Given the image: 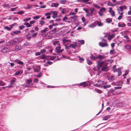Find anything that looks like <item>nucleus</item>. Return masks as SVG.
Masks as SVG:
<instances>
[{"mask_svg":"<svg viewBox=\"0 0 131 131\" xmlns=\"http://www.w3.org/2000/svg\"><path fill=\"white\" fill-rule=\"evenodd\" d=\"M22 48V47L20 45H18L15 46V50L16 51H18L21 50Z\"/></svg>","mask_w":131,"mask_h":131,"instance_id":"nucleus-6","label":"nucleus"},{"mask_svg":"<svg viewBox=\"0 0 131 131\" xmlns=\"http://www.w3.org/2000/svg\"><path fill=\"white\" fill-rule=\"evenodd\" d=\"M114 89L115 90H117L119 89H120L122 88V87L121 86H116L114 88Z\"/></svg>","mask_w":131,"mask_h":131,"instance_id":"nucleus-62","label":"nucleus"},{"mask_svg":"<svg viewBox=\"0 0 131 131\" xmlns=\"http://www.w3.org/2000/svg\"><path fill=\"white\" fill-rule=\"evenodd\" d=\"M19 41V40L18 38H14L13 39V42L15 43L18 42Z\"/></svg>","mask_w":131,"mask_h":131,"instance_id":"nucleus-23","label":"nucleus"},{"mask_svg":"<svg viewBox=\"0 0 131 131\" xmlns=\"http://www.w3.org/2000/svg\"><path fill=\"white\" fill-rule=\"evenodd\" d=\"M110 115L105 116L103 117V119L104 120H107L108 119L110 118Z\"/></svg>","mask_w":131,"mask_h":131,"instance_id":"nucleus-24","label":"nucleus"},{"mask_svg":"<svg viewBox=\"0 0 131 131\" xmlns=\"http://www.w3.org/2000/svg\"><path fill=\"white\" fill-rule=\"evenodd\" d=\"M51 15V11L50 12H48L46 13L45 14V15L46 16H50V15Z\"/></svg>","mask_w":131,"mask_h":131,"instance_id":"nucleus-61","label":"nucleus"},{"mask_svg":"<svg viewBox=\"0 0 131 131\" xmlns=\"http://www.w3.org/2000/svg\"><path fill=\"white\" fill-rule=\"evenodd\" d=\"M87 63L89 65H91L92 62L89 59H87Z\"/></svg>","mask_w":131,"mask_h":131,"instance_id":"nucleus-42","label":"nucleus"},{"mask_svg":"<svg viewBox=\"0 0 131 131\" xmlns=\"http://www.w3.org/2000/svg\"><path fill=\"white\" fill-rule=\"evenodd\" d=\"M91 56L89 57V58L91 59H92L94 60H96L97 59V57H95L94 56H93L92 54H91Z\"/></svg>","mask_w":131,"mask_h":131,"instance_id":"nucleus-18","label":"nucleus"},{"mask_svg":"<svg viewBox=\"0 0 131 131\" xmlns=\"http://www.w3.org/2000/svg\"><path fill=\"white\" fill-rule=\"evenodd\" d=\"M90 14H93L94 11L95 10V9L94 8H91L90 9Z\"/></svg>","mask_w":131,"mask_h":131,"instance_id":"nucleus-31","label":"nucleus"},{"mask_svg":"<svg viewBox=\"0 0 131 131\" xmlns=\"http://www.w3.org/2000/svg\"><path fill=\"white\" fill-rule=\"evenodd\" d=\"M1 6H3L4 7H6L7 8H8L9 7V5L7 4H5L4 5H2Z\"/></svg>","mask_w":131,"mask_h":131,"instance_id":"nucleus-47","label":"nucleus"},{"mask_svg":"<svg viewBox=\"0 0 131 131\" xmlns=\"http://www.w3.org/2000/svg\"><path fill=\"white\" fill-rule=\"evenodd\" d=\"M21 32L20 31L17 30L15 31L12 32L10 33V35L11 36H14V34L18 35Z\"/></svg>","mask_w":131,"mask_h":131,"instance_id":"nucleus-5","label":"nucleus"},{"mask_svg":"<svg viewBox=\"0 0 131 131\" xmlns=\"http://www.w3.org/2000/svg\"><path fill=\"white\" fill-rule=\"evenodd\" d=\"M119 8L120 9V11L122 12L123 10V9H126L127 7L126 6L123 5L119 7Z\"/></svg>","mask_w":131,"mask_h":131,"instance_id":"nucleus-10","label":"nucleus"},{"mask_svg":"<svg viewBox=\"0 0 131 131\" xmlns=\"http://www.w3.org/2000/svg\"><path fill=\"white\" fill-rule=\"evenodd\" d=\"M26 37L28 40H29L32 37L31 36L29 35L28 34H27L26 36Z\"/></svg>","mask_w":131,"mask_h":131,"instance_id":"nucleus-34","label":"nucleus"},{"mask_svg":"<svg viewBox=\"0 0 131 131\" xmlns=\"http://www.w3.org/2000/svg\"><path fill=\"white\" fill-rule=\"evenodd\" d=\"M17 13V14L18 15H21L24 13V12L23 11H18Z\"/></svg>","mask_w":131,"mask_h":131,"instance_id":"nucleus-50","label":"nucleus"},{"mask_svg":"<svg viewBox=\"0 0 131 131\" xmlns=\"http://www.w3.org/2000/svg\"><path fill=\"white\" fill-rule=\"evenodd\" d=\"M41 56L42 59H45L47 57V56L45 54H42Z\"/></svg>","mask_w":131,"mask_h":131,"instance_id":"nucleus-64","label":"nucleus"},{"mask_svg":"<svg viewBox=\"0 0 131 131\" xmlns=\"http://www.w3.org/2000/svg\"><path fill=\"white\" fill-rule=\"evenodd\" d=\"M105 20L106 22L109 23H110L112 21V19H110L109 18L106 19Z\"/></svg>","mask_w":131,"mask_h":131,"instance_id":"nucleus-29","label":"nucleus"},{"mask_svg":"<svg viewBox=\"0 0 131 131\" xmlns=\"http://www.w3.org/2000/svg\"><path fill=\"white\" fill-rule=\"evenodd\" d=\"M115 51L114 49L111 50L110 51V53L111 54H115Z\"/></svg>","mask_w":131,"mask_h":131,"instance_id":"nucleus-33","label":"nucleus"},{"mask_svg":"<svg viewBox=\"0 0 131 131\" xmlns=\"http://www.w3.org/2000/svg\"><path fill=\"white\" fill-rule=\"evenodd\" d=\"M35 32V31L34 30H32L31 31H30L29 33L27 34L30 36H31L33 34V33Z\"/></svg>","mask_w":131,"mask_h":131,"instance_id":"nucleus-28","label":"nucleus"},{"mask_svg":"<svg viewBox=\"0 0 131 131\" xmlns=\"http://www.w3.org/2000/svg\"><path fill=\"white\" fill-rule=\"evenodd\" d=\"M16 79L15 78H14L13 79H12L10 81V84H13L14 83Z\"/></svg>","mask_w":131,"mask_h":131,"instance_id":"nucleus-43","label":"nucleus"},{"mask_svg":"<svg viewBox=\"0 0 131 131\" xmlns=\"http://www.w3.org/2000/svg\"><path fill=\"white\" fill-rule=\"evenodd\" d=\"M106 57L104 56L99 55L97 57V58L99 60H102L105 58Z\"/></svg>","mask_w":131,"mask_h":131,"instance_id":"nucleus-12","label":"nucleus"},{"mask_svg":"<svg viewBox=\"0 0 131 131\" xmlns=\"http://www.w3.org/2000/svg\"><path fill=\"white\" fill-rule=\"evenodd\" d=\"M45 24V22L43 20H41L40 22V25L41 26L44 25Z\"/></svg>","mask_w":131,"mask_h":131,"instance_id":"nucleus-49","label":"nucleus"},{"mask_svg":"<svg viewBox=\"0 0 131 131\" xmlns=\"http://www.w3.org/2000/svg\"><path fill=\"white\" fill-rule=\"evenodd\" d=\"M8 49L7 48H5L2 49L1 50V52H5L8 51Z\"/></svg>","mask_w":131,"mask_h":131,"instance_id":"nucleus-20","label":"nucleus"},{"mask_svg":"<svg viewBox=\"0 0 131 131\" xmlns=\"http://www.w3.org/2000/svg\"><path fill=\"white\" fill-rule=\"evenodd\" d=\"M78 17V16H71L70 17V18L74 19L76 21L77 20V18Z\"/></svg>","mask_w":131,"mask_h":131,"instance_id":"nucleus-36","label":"nucleus"},{"mask_svg":"<svg viewBox=\"0 0 131 131\" xmlns=\"http://www.w3.org/2000/svg\"><path fill=\"white\" fill-rule=\"evenodd\" d=\"M116 66L115 65L113 66V68H112V70L114 71V72H115V71H116L117 70V69L116 68Z\"/></svg>","mask_w":131,"mask_h":131,"instance_id":"nucleus-40","label":"nucleus"},{"mask_svg":"<svg viewBox=\"0 0 131 131\" xmlns=\"http://www.w3.org/2000/svg\"><path fill=\"white\" fill-rule=\"evenodd\" d=\"M118 26L119 27H124L126 26V25L123 23H119L118 24Z\"/></svg>","mask_w":131,"mask_h":131,"instance_id":"nucleus-15","label":"nucleus"},{"mask_svg":"<svg viewBox=\"0 0 131 131\" xmlns=\"http://www.w3.org/2000/svg\"><path fill=\"white\" fill-rule=\"evenodd\" d=\"M48 30V28L47 27H45V29L44 30H41V32L42 33H45V34H43L42 35L43 36H46L47 35V34H46L45 32L46 31H47Z\"/></svg>","mask_w":131,"mask_h":131,"instance_id":"nucleus-4","label":"nucleus"},{"mask_svg":"<svg viewBox=\"0 0 131 131\" xmlns=\"http://www.w3.org/2000/svg\"><path fill=\"white\" fill-rule=\"evenodd\" d=\"M80 84V86L84 87L88 85V84L85 82L81 83Z\"/></svg>","mask_w":131,"mask_h":131,"instance_id":"nucleus-14","label":"nucleus"},{"mask_svg":"<svg viewBox=\"0 0 131 131\" xmlns=\"http://www.w3.org/2000/svg\"><path fill=\"white\" fill-rule=\"evenodd\" d=\"M93 6L94 7L98 9H99L100 8V6H99L98 5L95 4H93Z\"/></svg>","mask_w":131,"mask_h":131,"instance_id":"nucleus-32","label":"nucleus"},{"mask_svg":"<svg viewBox=\"0 0 131 131\" xmlns=\"http://www.w3.org/2000/svg\"><path fill=\"white\" fill-rule=\"evenodd\" d=\"M70 47H71L72 48L75 49L77 46V45L76 44H71L70 45Z\"/></svg>","mask_w":131,"mask_h":131,"instance_id":"nucleus-38","label":"nucleus"},{"mask_svg":"<svg viewBox=\"0 0 131 131\" xmlns=\"http://www.w3.org/2000/svg\"><path fill=\"white\" fill-rule=\"evenodd\" d=\"M99 45L102 47H108V44L107 43H102V42H100L99 43Z\"/></svg>","mask_w":131,"mask_h":131,"instance_id":"nucleus-8","label":"nucleus"},{"mask_svg":"<svg viewBox=\"0 0 131 131\" xmlns=\"http://www.w3.org/2000/svg\"><path fill=\"white\" fill-rule=\"evenodd\" d=\"M52 62L48 61L46 62V63L45 65L46 66H47L48 64L49 65H51L52 64Z\"/></svg>","mask_w":131,"mask_h":131,"instance_id":"nucleus-35","label":"nucleus"},{"mask_svg":"<svg viewBox=\"0 0 131 131\" xmlns=\"http://www.w3.org/2000/svg\"><path fill=\"white\" fill-rule=\"evenodd\" d=\"M38 33H35L34 34H33L31 36L32 37L34 38L35 37L37 34Z\"/></svg>","mask_w":131,"mask_h":131,"instance_id":"nucleus-63","label":"nucleus"},{"mask_svg":"<svg viewBox=\"0 0 131 131\" xmlns=\"http://www.w3.org/2000/svg\"><path fill=\"white\" fill-rule=\"evenodd\" d=\"M116 71L118 72V76H120L122 74V72L121 69L120 68H118Z\"/></svg>","mask_w":131,"mask_h":131,"instance_id":"nucleus-19","label":"nucleus"},{"mask_svg":"<svg viewBox=\"0 0 131 131\" xmlns=\"http://www.w3.org/2000/svg\"><path fill=\"white\" fill-rule=\"evenodd\" d=\"M108 80L110 81H113L115 80L114 77L113 75L110 76L108 78Z\"/></svg>","mask_w":131,"mask_h":131,"instance_id":"nucleus-21","label":"nucleus"},{"mask_svg":"<svg viewBox=\"0 0 131 131\" xmlns=\"http://www.w3.org/2000/svg\"><path fill=\"white\" fill-rule=\"evenodd\" d=\"M25 26L24 25H22L19 26V29L20 30H22L24 27Z\"/></svg>","mask_w":131,"mask_h":131,"instance_id":"nucleus-60","label":"nucleus"},{"mask_svg":"<svg viewBox=\"0 0 131 131\" xmlns=\"http://www.w3.org/2000/svg\"><path fill=\"white\" fill-rule=\"evenodd\" d=\"M24 24L27 27H30L31 25L29 24L28 23H24Z\"/></svg>","mask_w":131,"mask_h":131,"instance_id":"nucleus-37","label":"nucleus"},{"mask_svg":"<svg viewBox=\"0 0 131 131\" xmlns=\"http://www.w3.org/2000/svg\"><path fill=\"white\" fill-rule=\"evenodd\" d=\"M109 70V68L107 67V65L102 67L101 69V71L104 72H107Z\"/></svg>","mask_w":131,"mask_h":131,"instance_id":"nucleus-3","label":"nucleus"},{"mask_svg":"<svg viewBox=\"0 0 131 131\" xmlns=\"http://www.w3.org/2000/svg\"><path fill=\"white\" fill-rule=\"evenodd\" d=\"M61 47L60 46L57 47L56 48V51L57 53H61L63 51V49H61Z\"/></svg>","mask_w":131,"mask_h":131,"instance_id":"nucleus-2","label":"nucleus"},{"mask_svg":"<svg viewBox=\"0 0 131 131\" xmlns=\"http://www.w3.org/2000/svg\"><path fill=\"white\" fill-rule=\"evenodd\" d=\"M80 43L82 44H83L84 43V41L83 40H80L78 41Z\"/></svg>","mask_w":131,"mask_h":131,"instance_id":"nucleus-54","label":"nucleus"},{"mask_svg":"<svg viewBox=\"0 0 131 131\" xmlns=\"http://www.w3.org/2000/svg\"><path fill=\"white\" fill-rule=\"evenodd\" d=\"M124 47L125 48L128 50H131V46L128 45H125L124 46Z\"/></svg>","mask_w":131,"mask_h":131,"instance_id":"nucleus-13","label":"nucleus"},{"mask_svg":"<svg viewBox=\"0 0 131 131\" xmlns=\"http://www.w3.org/2000/svg\"><path fill=\"white\" fill-rule=\"evenodd\" d=\"M107 5L109 6H112L113 7L114 6H115L116 4H113L110 1H109L108 2Z\"/></svg>","mask_w":131,"mask_h":131,"instance_id":"nucleus-27","label":"nucleus"},{"mask_svg":"<svg viewBox=\"0 0 131 131\" xmlns=\"http://www.w3.org/2000/svg\"><path fill=\"white\" fill-rule=\"evenodd\" d=\"M99 82H100V84L101 85H104L106 84V83L103 81H99Z\"/></svg>","mask_w":131,"mask_h":131,"instance_id":"nucleus-55","label":"nucleus"},{"mask_svg":"<svg viewBox=\"0 0 131 131\" xmlns=\"http://www.w3.org/2000/svg\"><path fill=\"white\" fill-rule=\"evenodd\" d=\"M123 4V2L122 1H119L117 2L115 4L118 5H122Z\"/></svg>","mask_w":131,"mask_h":131,"instance_id":"nucleus-45","label":"nucleus"},{"mask_svg":"<svg viewBox=\"0 0 131 131\" xmlns=\"http://www.w3.org/2000/svg\"><path fill=\"white\" fill-rule=\"evenodd\" d=\"M96 26V25H95V24L94 23L89 25V27L93 28L95 27Z\"/></svg>","mask_w":131,"mask_h":131,"instance_id":"nucleus-22","label":"nucleus"},{"mask_svg":"<svg viewBox=\"0 0 131 131\" xmlns=\"http://www.w3.org/2000/svg\"><path fill=\"white\" fill-rule=\"evenodd\" d=\"M116 85L121 86L123 84V82L122 81H119L116 82Z\"/></svg>","mask_w":131,"mask_h":131,"instance_id":"nucleus-30","label":"nucleus"},{"mask_svg":"<svg viewBox=\"0 0 131 131\" xmlns=\"http://www.w3.org/2000/svg\"><path fill=\"white\" fill-rule=\"evenodd\" d=\"M40 17L38 15L37 16H34L33 18V19L35 20H36L38 19Z\"/></svg>","mask_w":131,"mask_h":131,"instance_id":"nucleus-48","label":"nucleus"},{"mask_svg":"<svg viewBox=\"0 0 131 131\" xmlns=\"http://www.w3.org/2000/svg\"><path fill=\"white\" fill-rule=\"evenodd\" d=\"M62 10L61 12L62 14H64L66 12V8H63L62 9Z\"/></svg>","mask_w":131,"mask_h":131,"instance_id":"nucleus-41","label":"nucleus"},{"mask_svg":"<svg viewBox=\"0 0 131 131\" xmlns=\"http://www.w3.org/2000/svg\"><path fill=\"white\" fill-rule=\"evenodd\" d=\"M10 26V27H9L7 26H5L4 27V28L7 30H11L12 28V25Z\"/></svg>","mask_w":131,"mask_h":131,"instance_id":"nucleus-25","label":"nucleus"},{"mask_svg":"<svg viewBox=\"0 0 131 131\" xmlns=\"http://www.w3.org/2000/svg\"><path fill=\"white\" fill-rule=\"evenodd\" d=\"M50 57L49 59L50 60H53L54 59L56 58V57L55 56H53Z\"/></svg>","mask_w":131,"mask_h":131,"instance_id":"nucleus-52","label":"nucleus"},{"mask_svg":"<svg viewBox=\"0 0 131 131\" xmlns=\"http://www.w3.org/2000/svg\"><path fill=\"white\" fill-rule=\"evenodd\" d=\"M104 61H101L100 60H98L96 61L97 65V68L98 69H99L101 67L103 66V64L105 63Z\"/></svg>","mask_w":131,"mask_h":131,"instance_id":"nucleus-1","label":"nucleus"},{"mask_svg":"<svg viewBox=\"0 0 131 131\" xmlns=\"http://www.w3.org/2000/svg\"><path fill=\"white\" fill-rule=\"evenodd\" d=\"M31 19V18H27L25 19H24V21L25 22H27L30 20Z\"/></svg>","mask_w":131,"mask_h":131,"instance_id":"nucleus-59","label":"nucleus"},{"mask_svg":"<svg viewBox=\"0 0 131 131\" xmlns=\"http://www.w3.org/2000/svg\"><path fill=\"white\" fill-rule=\"evenodd\" d=\"M111 86L110 85H104L103 86V88L104 89H105L106 88H110L111 87Z\"/></svg>","mask_w":131,"mask_h":131,"instance_id":"nucleus-44","label":"nucleus"},{"mask_svg":"<svg viewBox=\"0 0 131 131\" xmlns=\"http://www.w3.org/2000/svg\"><path fill=\"white\" fill-rule=\"evenodd\" d=\"M60 1L61 4H64L66 3V1L64 0H60Z\"/></svg>","mask_w":131,"mask_h":131,"instance_id":"nucleus-53","label":"nucleus"},{"mask_svg":"<svg viewBox=\"0 0 131 131\" xmlns=\"http://www.w3.org/2000/svg\"><path fill=\"white\" fill-rule=\"evenodd\" d=\"M15 62L23 66H24V62H22L21 61L18 60V59H16L15 60Z\"/></svg>","mask_w":131,"mask_h":131,"instance_id":"nucleus-7","label":"nucleus"},{"mask_svg":"<svg viewBox=\"0 0 131 131\" xmlns=\"http://www.w3.org/2000/svg\"><path fill=\"white\" fill-rule=\"evenodd\" d=\"M90 1V0H83L82 2L83 3H85V4H87V3H88L89 1Z\"/></svg>","mask_w":131,"mask_h":131,"instance_id":"nucleus-58","label":"nucleus"},{"mask_svg":"<svg viewBox=\"0 0 131 131\" xmlns=\"http://www.w3.org/2000/svg\"><path fill=\"white\" fill-rule=\"evenodd\" d=\"M23 72V70H20L16 72L15 73V75H18L19 74H21Z\"/></svg>","mask_w":131,"mask_h":131,"instance_id":"nucleus-9","label":"nucleus"},{"mask_svg":"<svg viewBox=\"0 0 131 131\" xmlns=\"http://www.w3.org/2000/svg\"><path fill=\"white\" fill-rule=\"evenodd\" d=\"M52 44L54 45H57V46H59L60 43H59V41H56L53 42Z\"/></svg>","mask_w":131,"mask_h":131,"instance_id":"nucleus-16","label":"nucleus"},{"mask_svg":"<svg viewBox=\"0 0 131 131\" xmlns=\"http://www.w3.org/2000/svg\"><path fill=\"white\" fill-rule=\"evenodd\" d=\"M63 41V44L64 45L65 43L68 41L69 40L68 39H66V38H63L62 39Z\"/></svg>","mask_w":131,"mask_h":131,"instance_id":"nucleus-26","label":"nucleus"},{"mask_svg":"<svg viewBox=\"0 0 131 131\" xmlns=\"http://www.w3.org/2000/svg\"><path fill=\"white\" fill-rule=\"evenodd\" d=\"M98 13L100 16H102L103 15V11L100 10L98 12Z\"/></svg>","mask_w":131,"mask_h":131,"instance_id":"nucleus-46","label":"nucleus"},{"mask_svg":"<svg viewBox=\"0 0 131 131\" xmlns=\"http://www.w3.org/2000/svg\"><path fill=\"white\" fill-rule=\"evenodd\" d=\"M68 19V17H67L65 16L62 19V21L64 22H67V20Z\"/></svg>","mask_w":131,"mask_h":131,"instance_id":"nucleus-56","label":"nucleus"},{"mask_svg":"<svg viewBox=\"0 0 131 131\" xmlns=\"http://www.w3.org/2000/svg\"><path fill=\"white\" fill-rule=\"evenodd\" d=\"M26 83L28 85V86H30L31 85V84L32 82V80L31 79H30L29 80H27L26 81Z\"/></svg>","mask_w":131,"mask_h":131,"instance_id":"nucleus-11","label":"nucleus"},{"mask_svg":"<svg viewBox=\"0 0 131 131\" xmlns=\"http://www.w3.org/2000/svg\"><path fill=\"white\" fill-rule=\"evenodd\" d=\"M40 69V66H37L36 68V69H34V71L36 72H38L39 71Z\"/></svg>","mask_w":131,"mask_h":131,"instance_id":"nucleus-17","label":"nucleus"},{"mask_svg":"<svg viewBox=\"0 0 131 131\" xmlns=\"http://www.w3.org/2000/svg\"><path fill=\"white\" fill-rule=\"evenodd\" d=\"M110 13L111 15L112 16H114L115 15V12L113 10Z\"/></svg>","mask_w":131,"mask_h":131,"instance_id":"nucleus-57","label":"nucleus"},{"mask_svg":"<svg viewBox=\"0 0 131 131\" xmlns=\"http://www.w3.org/2000/svg\"><path fill=\"white\" fill-rule=\"evenodd\" d=\"M51 14H52L54 16H56V15H57V12L56 11L53 12V11H51Z\"/></svg>","mask_w":131,"mask_h":131,"instance_id":"nucleus-39","label":"nucleus"},{"mask_svg":"<svg viewBox=\"0 0 131 131\" xmlns=\"http://www.w3.org/2000/svg\"><path fill=\"white\" fill-rule=\"evenodd\" d=\"M78 57L79 58V60L80 61H82L84 60V59L83 58L80 57V56H78Z\"/></svg>","mask_w":131,"mask_h":131,"instance_id":"nucleus-51","label":"nucleus"}]
</instances>
